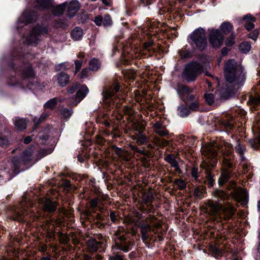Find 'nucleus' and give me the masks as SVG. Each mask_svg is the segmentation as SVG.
Wrapping results in <instances>:
<instances>
[{
	"label": "nucleus",
	"instance_id": "1",
	"mask_svg": "<svg viewBox=\"0 0 260 260\" xmlns=\"http://www.w3.org/2000/svg\"><path fill=\"white\" fill-rule=\"evenodd\" d=\"M223 70L225 80L234 89H238L244 84L245 74L234 59L228 60Z\"/></svg>",
	"mask_w": 260,
	"mask_h": 260
},
{
	"label": "nucleus",
	"instance_id": "2",
	"mask_svg": "<svg viewBox=\"0 0 260 260\" xmlns=\"http://www.w3.org/2000/svg\"><path fill=\"white\" fill-rule=\"evenodd\" d=\"M222 145L216 142L209 143L201 148V153L211 159L208 163L204 162L201 164V167L205 170L206 177L210 183L213 181L211 175V167H213L217 162V151L215 148L220 149Z\"/></svg>",
	"mask_w": 260,
	"mask_h": 260
},
{
	"label": "nucleus",
	"instance_id": "3",
	"mask_svg": "<svg viewBox=\"0 0 260 260\" xmlns=\"http://www.w3.org/2000/svg\"><path fill=\"white\" fill-rule=\"evenodd\" d=\"M188 42L191 45V48L188 47L186 45L182 48L178 50V53L182 59H188L192 58L194 55L195 44V30L193 31L187 39Z\"/></svg>",
	"mask_w": 260,
	"mask_h": 260
},
{
	"label": "nucleus",
	"instance_id": "4",
	"mask_svg": "<svg viewBox=\"0 0 260 260\" xmlns=\"http://www.w3.org/2000/svg\"><path fill=\"white\" fill-rule=\"evenodd\" d=\"M179 92L183 95L185 101L189 106L190 109L195 110L194 95L195 91L193 88L183 85L179 88Z\"/></svg>",
	"mask_w": 260,
	"mask_h": 260
},
{
	"label": "nucleus",
	"instance_id": "5",
	"mask_svg": "<svg viewBox=\"0 0 260 260\" xmlns=\"http://www.w3.org/2000/svg\"><path fill=\"white\" fill-rule=\"evenodd\" d=\"M181 76L183 80L187 82L195 80V61L193 60L185 64Z\"/></svg>",
	"mask_w": 260,
	"mask_h": 260
},
{
	"label": "nucleus",
	"instance_id": "6",
	"mask_svg": "<svg viewBox=\"0 0 260 260\" xmlns=\"http://www.w3.org/2000/svg\"><path fill=\"white\" fill-rule=\"evenodd\" d=\"M223 36L219 30L213 29L210 31L209 41L213 48H220L223 44Z\"/></svg>",
	"mask_w": 260,
	"mask_h": 260
},
{
	"label": "nucleus",
	"instance_id": "7",
	"mask_svg": "<svg viewBox=\"0 0 260 260\" xmlns=\"http://www.w3.org/2000/svg\"><path fill=\"white\" fill-rule=\"evenodd\" d=\"M47 33V30L45 27L39 25H37L32 29L30 36L26 41V43L27 44H36L40 36Z\"/></svg>",
	"mask_w": 260,
	"mask_h": 260
},
{
	"label": "nucleus",
	"instance_id": "8",
	"mask_svg": "<svg viewBox=\"0 0 260 260\" xmlns=\"http://www.w3.org/2000/svg\"><path fill=\"white\" fill-rule=\"evenodd\" d=\"M222 206V204H217L210 201L205 207L201 208V211L215 216H220Z\"/></svg>",
	"mask_w": 260,
	"mask_h": 260
},
{
	"label": "nucleus",
	"instance_id": "9",
	"mask_svg": "<svg viewBox=\"0 0 260 260\" xmlns=\"http://www.w3.org/2000/svg\"><path fill=\"white\" fill-rule=\"evenodd\" d=\"M38 203L40 208L44 211L49 213L54 212L57 206V204L56 202L52 201L48 198L39 199Z\"/></svg>",
	"mask_w": 260,
	"mask_h": 260
},
{
	"label": "nucleus",
	"instance_id": "10",
	"mask_svg": "<svg viewBox=\"0 0 260 260\" xmlns=\"http://www.w3.org/2000/svg\"><path fill=\"white\" fill-rule=\"evenodd\" d=\"M196 49L204 50L207 45L205 31L202 28L196 29Z\"/></svg>",
	"mask_w": 260,
	"mask_h": 260
},
{
	"label": "nucleus",
	"instance_id": "11",
	"mask_svg": "<svg viewBox=\"0 0 260 260\" xmlns=\"http://www.w3.org/2000/svg\"><path fill=\"white\" fill-rule=\"evenodd\" d=\"M223 158L221 161L222 170H228L233 168L234 155L231 151H224L222 152Z\"/></svg>",
	"mask_w": 260,
	"mask_h": 260
},
{
	"label": "nucleus",
	"instance_id": "12",
	"mask_svg": "<svg viewBox=\"0 0 260 260\" xmlns=\"http://www.w3.org/2000/svg\"><path fill=\"white\" fill-rule=\"evenodd\" d=\"M115 247L118 250L127 252L131 249V242L123 235L120 236L115 240Z\"/></svg>",
	"mask_w": 260,
	"mask_h": 260
},
{
	"label": "nucleus",
	"instance_id": "13",
	"mask_svg": "<svg viewBox=\"0 0 260 260\" xmlns=\"http://www.w3.org/2000/svg\"><path fill=\"white\" fill-rule=\"evenodd\" d=\"M94 22L96 25H103L105 27H110L112 25V20L109 14H105L104 17L98 15L95 17Z\"/></svg>",
	"mask_w": 260,
	"mask_h": 260
},
{
	"label": "nucleus",
	"instance_id": "14",
	"mask_svg": "<svg viewBox=\"0 0 260 260\" xmlns=\"http://www.w3.org/2000/svg\"><path fill=\"white\" fill-rule=\"evenodd\" d=\"M67 15L70 17L74 16L80 8V3L78 1L73 0L67 5Z\"/></svg>",
	"mask_w": 260,
	"mask_h": 260
},
{
	"label": "nucleus",
	"instance_id": "15",
	"mask_svg": "<svg viewBox=\"0 0 260 260\" xmlns=\"http://www.w3.org/2000/svg\"><path fill=\"white\" fill-rule=\"evenodd\" d=\"M233 196L238 202H244L247 198L246 190L240 187L235 188L233 190Z\"/></svg>",
	"mask_w": 260,
	"mask_h": 260
},
{
	"label": "nucleus",
	"instance_id": "16",
	"mask_svg": "<svg viewBox=\"0 0 260 260\" xmlns=\"http://www.w3.org/2000/svg\"><path fill=\"white\" fill-rule=\"evenodd\" d=\"M89 92L88 87L85 85H82L78 89L75 96V105L78 104L82 100Z\"/></svg>",
	"mask_w": 260,
	"mask_h": 260
},
{
	"label": "nucleus",
	"instance_id": "17",
	"mask_svg": "<svg viewBox=\"0 0 260 260\" xmlns=\"http://www.w3.org/2000/svg\"><path fill=\"white\" fill-rule=\"evenodd\" d=\"M132 139L136 141L137 144L139 145L146 144L149 142V139L144 133H135L132 136Z\"/></svg>",
	"mask_w": 260,
	"mask_h": 260
},
{
	"label": "nucleus",
	"instance_id": "18",
	"mask_svg": "<svg viewBox=\"0 0 260 260\" xmlns=\"http://www.w3.org/2000/svg\"><path fill=\"white\" fill-rule=\"evenodd\" d=\"M165 160L170 164L172 167L175 169V170L178 173H181V170L179 167L178 161L176 160L174 155L169 154L164 158Z\"/></svg>",
	"mask_w": 260,
	"mask_h": 260
},
{
	"label": "nucleus",
	"instance_id": "19",
	"mask_svg": "<svg viewBox=\"0 0 260 260\" xmlns=\"http://www.w3.org/2000/svg\"><path fill=\"white\" fill-rule=\"evenodd\" d=\"M28 212L25 209H19L14 212L13 218L19 222H22L26 220V216L28 215Z\"/></svg>",
	"mask_w": 260,
	"mask_h": 260
},
{
	"label": "nucleus",
	"instance_id": "20",
	"mask_svg": "<svg viewBox=\"0 0 260 260\" xmlns=\"http://www.w3.org/2000/svg\"><path fill=\"white\" fill-rule=\"evenodd\" d=\"M34 147L31 146L24 151L21 156V161L25 164L32 160V156L34 152Z\"/></svg>",
	"mask_w": 260,
	"mask_h": 260
},
{
	"label": "nucleus",
	"instance_id": "21",
	"mask_svg": "<svg viewBox=\"0 0 260 260\" xmlns=\"http://www.w3.org/2000/svg\"><path fill=\"white\" fill-rule=\"evenodd\" d=\"M70 76L64 72H61L57 75V82L59 85L64 87L69 83Z\"/></svg>",
	"mask_w": 260,
	"mask_h": 260
},
{
	"label": "nucleus",
	"instance_id": "22",
	"mask_svg": "<svg viewBox=\"0 0 260 260\" xmlns=\"http://www.w3.org/2000/svg\"><path fill=\"white\" fill-rule=\"evenodd\" d=\"M222 214H223V217L225 219H230L234 214V208L231 205H228L223 208H221V215L220 218H222Z\"/></svg>",
	"mask_w": 260,
	"mask_h": 260
},
{
	"label": "nucleus",
	"instance_id": "23",
	"mask_svg": "<svg viewBox=\"0 0 260 260\" xmlns=\"http://www.w3.org/2000/svg\"><path fill=\"white\" fill-rule=\"evenodd\" d=\"M102 244L101 242H98L93 239H90L87 242V246L89 251L90 252H95L99 248L100 245Z\"/></svg>",
	"mask_w": 260,
	"mask_h": 260
},
{
	"label": "nucleus",
	"instance_id": "24",
	"mask_svg": "<svg viewBox=\"0 0 260 260\" xmlns=\"http://www.w3.org/2000/svg\"><path fill=\"white\" fill-rule=\"evenodd\" d=\"M151 230L150 225L149 224L143 223L140 225V233L142 235V240L143 242L148 238V233Z\"/></svg>",
	"mask_w": 260,
	"mask_h": 260
},
{
	"label": "nucleus",
	"instance_id": "25",
	"mask_svg": "<svg viewBox=\"0 0 260 260\" xmlns=\"http://www.w3.org/2000/svg\"><path fill=\"white\" fill-rule=\"evenodd\" d=\"M119 86L118 84L115 85L113 88L106 89L102 93L103 98L105 99H108L114 95V94L119 91Z\"/></svg>",
	"mask_w": 260,
	"mask_h": 260
},
{
	"label": "nucleus",
	"instance_id": "26",
	"mask_svg": "<svg viewBox=\"0 0 260 260\" xmlns=\"http://www.w3.org/2000/svg\"><path fill=\"white\" fill-rule=\"evenodd\" d=\"M213 196L217 198L221 199L223 200V203L225 204V200L229 198L228 194H226L224 191L216 189L212 192Z\"/></svg>",
	"mask_w": 260,
	"mask_h": 260
},
{
	"label": "nucleus",
	"instance_id": "27",
	"mask_svg": "<svg viewBox=\"0 0 260 260\" xmlns=\"http://www.w3.org/2000/svg\"><path fill=\"white\" fill-rule=\"evenodd\" d=\"M15 127L19 131H22L26 129L27 123L25 119L23 118L16 119L14 121Z\"/></svg>",
	"mask_w": 260,
	"mask_h": 260
},
{
	"label": "nucleus",
	"instance_id": "28",
	"mask_svg": "<svg viewBox=\"0 0 260 260\" xmlns=\"http://www.w3.org/2000/svg\"><path fill=\"white\" fill-rule=\"evenodd\" d=\"M231 177V172L228 170H222L220 177L218 179L220 185H223Z\"/></svg>",
	"mask_w": 260,
	"mask_h": 260
},
{
	"label": "nucleus",
	"instance_id": "29",
	"mask_svg": "<svg viewBox=\"0 0 260 260\" xmlns=\"http://www.w3.org/2000/svg\"><path fill=\"white\" fill-rule=\"evenodd\" d=\"M190 111L191 109L189 107L188 108L183 105H180L177 108L178 114L182 117L187 116L190 113ZM191 111H193L192 110Z\"/></svg>",
	"mask_w": 260,
	"mask_h": 260
},
{
	"label": "nucleus",
	"instance_id": "30",
	"mask_svg": "<svg viewBox=\"0 0 260 260\" xmlns=\"http://www.w3.org/2000/svg\"><path fill=\"white\" fill-rule=\"evenodd\" d=\"M244 20L246 21L245 27L247 30H250L254 27L253 22L255 20L251 15H247L244 17Z\"/></svg>",
	"mask_w": 260,
	"mask_h": 260
},
{
	"label": "nucleus",
	"instance_id": "31",
	"mask_svg": "<svg viewBox=\"0 0 260 260\" xmlns=\"http://www.w3.org/2000/svg\"><path fill=\"white\" fill-rule=\"evenodd\" d=\"M67 7V3L66 2L56 6L53 8V13L55 15H60L63 13Z\"/></svg>",
	"mask_w": 260,
	"mask_h": 260
},
{
	"label": "nucleus",
	"instance_id": "32",
	"mask_svg": "<svg viewBox=\"0 0 260 260\" xmlns=\"http://www.w3.org/2000/svg\"><path fill=\"white\" fill-rule=\"evenodd\" d=\"M83 36L82 29L79 27H75L71 32V36L73 39L77 41L80 40Z\"/></svg>",
	"mask_w": 260,
	"mask_h": 260
},
{
	"label": "nucleus",
	"instance_id": "33",
	"mask_svg": "<svg viewBox=\"0 0 260 260\" xmlns=\"http://www.w3.org/2000/svg\"><path fill=\"white\" fill-rule=\"evenodd\" d=\"M101 67V62L99 59L96 58H92L89 63V68L90 70L96 71Z\"/></svg>",
	"mask_w": 260,
	"mask_h": 260
},
{
	"label": "nucleus",
	"instance_id": "34",
	"mask_svg": "<svg viewBox=\"0 0 260 260\" xmlns=\"http://www.w3.org/2000/svg\"><path fill=\"white\" fill-rule=\"evenodd\" d=\"M37 3L41 9H49L52 7V0H37Z\"/></svg>",
	"mask_w": 260,
	"mask_h": 260
},
{
	"label": "nucleus",
	"instance_id": "35",
	"mask_svg": "<svg viewBox=\"0 0 260 260\" xmlns=\"http://www.w3.org/2000/svg\"><path fill=\"white\" fill-rule=\"evenodd\" d=\"M220 124L222 128H223L226 132H228L232 129L233 127V122L232 120H229L227 119H223L221 120Z\"/></svg>",
	"mask_w": 260,
	"mask_h": 260
},
{
	"label": "nucleus",
	"instance_id": "36",
	"mask_svg": "<svg viewBox=\"0 0 260 260\" xmlns=\"http://www.w3.org/2000/svg\"><path fill=\"white\" fill-rule=\"evenodd\" d=\"M235 150L237 153H238L241 157V160H243L245 159L244 157L243 156L244 152L245 150V147L244 145H242L240 142L239 141H237V145L235 146Z\"/></svg>",
	"mask_w": 260,
	"mask_h": 260
},
{
	"label": "nucleus",
	"instance_id": "37",
	"mask_svg": "<svg viewBox=\"0 0 260 260\" xmlns=\"http://www.w3.org/2000/svg\"><path fill=\"white\" fill-rule=\"evenodd\" d=\"M221 31L224 34H228L233 30V26L229 22H224L220 26Z\"/></svg>",
	"mask_w": 260,
	"mask_h": 260
},
{
	"label": "nucleus",
	"instance_id": "38",
	"mask_svg": "<svg viewBox=\"0 0 260 260\" xmlns=\"http://www.w3.org/2000/svg\"><path fill=\"white\" fill-rule=\"evenodd\" d=\"M133 128L134 131H136V133H143L145 130V125L141 122H136L133 125Z\"/></svg>",
	"mask_w": 260,
	"mask_h": 260
},
{
	"label": "nucleus",
	"instance_id": "39",
	"mask_svg": "<svg viewBox=\"0 0 260 260\" xmlns=\"http://www.w3.org/2000/svg\"><path fill=\"white\" fill-rule=\"evenodd\" d=\"M23 76L24 79L34 78L35 74L31 67L27 66L26 69L23 73Z\"/></svg>",
	"mask_w": 260,
	"mask_h": 260
},
{
	"label": "nucleus",
	"instance_id": "40",
	"mask_svg": "<svg viewBox=\"0 0 260 260\" xmlns=\"http://www.w3.org/2000/svg\"><path fill=\"white\" fill-rule=\"evenodd\" d=\"M249 144L253 149L259 148L260 147V135H258V137L250 140Z\"/></svg>",
	"mask_w": 260,
	"mask_h": 260
},
{
	"label": "nucleus",
	"instance_id": "41",
	"mask_svg": "<svg viewBox=\"0 0 260 260\" xmlns=\"http://www.w3.org/2000/svg\"><path fill=\"white\" fill-rule=\"evenodd\" d=\"M248 102L250 104L254 106L258 105L260 104V96L258 94H255L254 96H250Z\"/></svg>",
	"mask_w": 260,
	"mask_h": 260
},
{
	"label": "nucleus",
	"instance_id": "42",
	"mask_svg": "<svg viewBox=\"0 0 260 260\" xmlns=\"http://www.w3.org/2000/svg\"><path fill=\"white\" fill-rule=\"evenodd\" d=\"M250 49H251V45L250 43H249L247 42H245L242 43L239 45L240 50L244 53H247L250 50Z\"/></svg>",
	"mask_w": 260,
	"mask_h": 260
},
{
	"label": "nucleus",
	"instance_id": "43",
	"mask_svg": "<svg viewBox=\"0 0 260 260\" xmlns=\"http://www.w3.org/2000/svg\"><path fill=\"white\" fill-rule=\"evenodd\" d=\"M56 103V99L53 98L47 102L45 104L44 106L45 108L53 109L55 107Z\"/></svg>",
	"mask_w": 260,
	"mask_h": 260
},
{
	"label": "nucleus",
	"instance_id": "44",
	"mask_svg": "<svg viewBox=\"0 0 260 260\" xmlns=\"http://www.w3.org/2000/svg\"><path fill=\"white\" fill-rule=\"evenodd\" d=\"M205 193V188L203 186H199L196 188V198L201 199L204 197Z\"/></svg>",
	"mask_w": 260,
	"mask_h": 260
},
{
	"label": "nucleus",
	"instance_id": "45",
	"mask_svg": "<svg viewBox=\"0 0 260 260\" xmlns=\"http://www.w3.org/2000/svg\"><path fill=\"white\" fill-rule=\"evenodd\" d=\"M61 114L65 118H68L70 117L73 113V111L71 110H69L67 108H63L60 111Z\"/></svg>",
	"mask_w": 260,
	"mask_h": 260
},
{
	"label": "nucleus",
	"instance_id": "46",
	"mask_svg": "<svg viewBox=\"0 0 260 260\" xmlns=\"http://www.w3.org/2000/svg\"><path fill=\"white\" fill-rule=\"evenodd\" d=\"M204 97L206 102L210 105H212L214 101L213 94L212 93L205 94Z\"/></svg>",
	"mask_w": 260,
	"mask_h": 260
},
{
	"label": "nucleus",
	"instance_id": "47",
	"mask_svg": "<svg viewBox=\"0 0 260 260\" xmlns=\"http://www.w3.org/2000/svg\"><path fill=\"white\" fill-rule=\"evenodd\" d=\"M12 163L14 168V172L15 174H18L19 172L17 170L20 167V162L18 161L17 157H14L12 159Z\"/></svg>",
	"mask_w": 260,
	"mask_h": 260
},
{
	"label": "nucleus",
	"instance_id": "48",
	"mask_svg": "<svg viewBox=\"0 0 260 260\" xmlns=\"http://www.w3.org/2000/svg\"><path fill=\"white\" fill-rule=\"evenodd\" d=\"M174 183L180 189H183L186 187L185 182L182 179H176Z\"/></svg>",
	"mask_w": 260,
	"mask_h": 260
},
{
	"label": "nucleus",
	"instance_id": "49",
	"mask_svg": "<svg viewBox=\"0 0 260 260\" xmlns=\"http://www.w3.org/2000/svg\"><path fill=\"white\" fill-rule=\"evenodd\" d=\"M235 36L232 34L231 35L225 42V45L228 46H232L235 43Z\"/></svg>",
	"mask_w": 260,
	"mask_h": 260
},
{
	"label": "nucleus",
	"instance_id": "50",
	"mask_svg": "<svg viewBox=\"0 0 260 260\" xmlns=\"http://www.w3.org/2000/svg\"><path fill=\"white\" fill-rule=\"evenodd\" d=\"M155 133L157 134L160 136H167L169 132L167 131V129L165 128L164 127H162V128H160L159 129L156 131L155 132Z\"/></svg>",
	"mask_w": 260,
	"mask_h": 260
},
{
	"label": "nucleus",
	"instance_id": "51",
	"mask_svg": "<svg viewBox=\"0 0 260 260\" xmlns=\"http://www.w3.org/2000/svg\"><path fill=\"white\" fill-rule=\"evenodd\" d=\"M99 202V199L98 198H95L92 199L90 202V207L92 209H94L98 206Z\"/></svg>",
	"mask_w": 260,
	"mask_h": 260
},
{
	"label": "nucleus",
	"instance_id": "52",
	"mask_svg": "<svg viewBox=\"0 0 260 260\" xmlns=\"http://www.w3.org/2000/svg\"><path fill=\"white\" fill-rule=\"evenodd\" d=\"M115 153L116 154L119 156V157H121V158H122L123 159H124L126 161H127L128 160V158H125L124 157V153H123V150H122V149L120 148H118V147H116V149H115Z\"/></svg>",
	"mask_w": 260,
	"mask_h": 260
},
{
	"label": "nucleus",
	"instance_id": "53",
	"mask_svg": "<svg viewBox=\"0 0 260 260\" xmlns=\"http://www.w3.org/2000/svg\"><path fill=\"white\" fill-rule=\"evenodd\" d=\"M70 241L69 238L66 235L61 234L60 236L59 241L63 244H67Z\"/></svg>",
	"mask_w": 260,
	"mask_h": 260
},
{
	"label": "nucleus",
	"instance_id": "54",
	"mask_svg": "<svg viewBox=\"0 0 260 260\" xmlns=\"http://www.w3.org/2000/svg\"><path fill=\"white\" fill-rule=\"evenodd\" d=\"M75 74H77V72L79 71L80 68L82 65V61L81 60H76L75 61Z\"/></svg>",
	"mask_w": 260,
	"mask_h": 260
},
{
	"label": "nucleus",
	"instance_id": "55",
	"mask_svg": "<svg viewBox=\"0 0 260 260\" xmlns=\"http://www.w3.org/2000/svg\"><path fill=\"white\" fill-rule=\"evenodd\" d=\"M88 69L87 68L83 69L81 72L79 74V76L80 78H86L88 75Z\"/></svg>",
	"mask_w": 260,
	"mask_h": 260
},
{
	"label": "nucleus",
	"instance_id": "56",
	"mask_svg": "<svg viewBox=\"0 0 260 260\" xmlns=\"http://www.w3.org/2000/svg\"><path fill=\"white\" fill-rule=\"evenodd\" d=\"M109 260H123V255L113 254V255L110 256Z\"/></svg>",
	"mask_w": 260,
	"mask_h": 260
},
{
	"label": "nucleus",
	"instance_id": "57",
	"mask_svg": "<svg viewBox=\"0 0 260 260\" xmlns=\"http://www.w3.org/2000/svg\"><path fill=\"white\" fill-rule=\"evenodd\" d=\"M162 127L164 126H162V123L160 121H157L155 123L153 124V127L154 128V132Z\"/></svg>",
	"mask_w": 260,
	"mask_h": 260
},
{
	"label": "nucleus",
	"instance_id": "58",
	"mask_svg": "<svg viewBox=\"0 0 260 260\" xmlns=\"http://www.w3.org/2000/svg\"><path fill=\"white\" fill-rule=\"evenodd\" d=\"M49 153H50V152L45 149H41L38 151V155L40 158L46 156Z\"/></svg>",
	"mask_w": 260,
	"mask_h": 260
},
{
	"label": "nucleus",
	"instance_id": "59",
	"mask_svg": "<svg viewBox=\"0 0 260 260\" xmlns=\"http://www.w3.org/2000/svg\"><path fill=\"white\" fill-rule=\"evenodd\" d=\"M258 32L256 30L250 32L249 35V37L253 40H256L258 36Z\"/></svg>",
	"mask_w": 260,
	"mask_h": 260
},
{
	"label": "nucleus",
	"instance_id": "60",
	"mask_svg": "<svg viewBox=\"0 0 260 260\" xmlns=\"http://www.w3.org/2000/svg\"><path fill=\"white\" fill-rule=\"evenodd\" d=\"M8 144V141L7 139L0 136V145L5 147Z\"/></svg>",
	"mask_w": 260,
	"mask_h": 260
},
{
	"label": "nucleus",
	"instance_id": "61",
	"mask_svg": "<svg viewBox=\"0 0 260 260\" xmlns=\"http://www.w3.org/2000/svg\"><path fill=\"white\" fill-rule=\"evenodd\" d=\"M78 87V84L76 83L73 85L68 90V92L72 94L75 92Z\"/></svg>",
	"mask_w": 260,
	"mask_h": 260
},
{
	"label": "nucleus",
	"instance_id": "62",
	"mask_svg": "<svg viewBox=\"0 0 260 260\" xmlns=\"http://www.w3.org/2000/svg\"><path fill=\"white\" fill-rule=\"evenodd\" d=\"M142 4H143L144 6H147L151 5L155 0H140Z\"/></svg>",
	"mask_w": 260,
	"mask_h": 260
},
{
	"label": "nucleus",
	"instance_id": "63",
	"mask_svg": "<svg viewBox=\"0 0 260 260\" xmlns=\"http://www.w3.org/2000/svg\"><path fill=\"white\" fill-rule=\"evenodd\" d=\"M110 218L111 219V220L113 222H115L116 221V215L114 211H112L110 214Z\"/></svg>",
	"mask_w": 260,
	"mask_h": 260
},
{
	"label": "nucleus",
	"instance_id": "64",
	"mask_svg": "<svg viewBox=\"0 0 260 260\" xmlns=\"http://www.w3.org/2000/svg\"><path fill=\"white\" fill-rule=\"evenodd\" d=\"M41 260H51V256L48 253L44 254L43 256L41 257Z\"/></svg>",
	"mask_w": 260,
	"mask_h": 260
}]
</instances>
